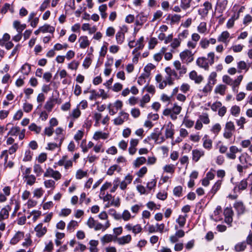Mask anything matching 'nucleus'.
Returning <instances> with one entry per match:
<instances>
[{"label":"nucleus","instance_id":"obj_2","mask_svg":"<svg viewBox=\"0 0 252 252\" xmlns=\"http://www.w3.org/2000/svg\"><path fill=\"white\" fill-rule=\"evenodd\" d=\"M243 78V75H240L235 80H233L229 76L225 75L222 77V81L223 83L232 86V90L234 93H238V88Z\"/></svg>","mask_w":252,"mask_h":252},{"label":"nucleus","instance_id":"obj_7","mask_svg":"<svg viewBox=\"0 0 252 252\" xmlns=\"http://www.w3.org/2000/svg\"><path fill=\"white\" fill-rule=\"evenodd\" d=\"M241 164L247 165L249 168L252 166V158L247 153H242L239 157Z\"/></svg>","mask_w":252,"mask_h":252},{"label":"nucleus","instance_id":"obj_11","mask_svg":"<svg viewBox=\"0 0 252 252\" xmlns=\"http://www.w3.org/2000/svg\"><path fill=\"white\" fill-rule=\"evenodd\" d=\"M204 8L198 10V14L202 17H206L209 12V11L212 8V5L211 2L207 1L203 4Z\"/></svg>","mask_w":252,"mask_h":252},{"label":"nucleus","instance_id":"obj_20","mask_svg":"<svg viewBox=\"0 0 252 252\" xmlns=\"http://www.w3.org/2000/svg\"><path fill=\"white\" fill-rule=\"evenodd\" d=\"M193 0H181V7L184 10H187L190 7H195L196 6L192 1Z\"/></svg>","mask_w":252,"mask_h":252},{"label":"nucleus","instance_id":"obj_14","mask_svg":"<svg viewBox=\"0 0 252 252\" xmlns=\"http://www.w3.org/2000/svg\"><path fill=\"white\" fill-rule=\"evenodd\" d=\"M34 230L36 232V236L41 237L46 234L47 228L45 226L43 227V224L40 223L35 227Z\"/></svg>","mask_w":252,"mask_h":252},{"label":"nucleus","instance_id":"obj_61","mask_svg":"<svg viewBox=\"0 0 252 252\" xmlns=\"http://www.w3.org/2000/svg\"><path fill=\"white\" fill-rule=\"evenodd\" d=\"M174 165L173 164L166 165L164 168V171L167 173H173L174 172Z\"/></svg>","mask_w":252,"mask_h":252},{"label":"nucleus","instance_id":"obj_18","mask_svg":"<svg viewBox=\"0 0 252 252\" xmlns=\"http://www.w3.org/2000/svg\"><path fill=\"white\" fill-rule=\"evenodd\" d=\"M189 78L193 80L195 83L199 84L203 80V77L200 75H197V72L194 71H191L189 74Z\"/></svg>","mask_w":252,"mask_h":252},{"label":"nucleus","instance_id":"obj_5","mask_svg":"<svg viewBox=\"0 0 252 252\" xmlns=\"http://www.w3.org/2000/svg\"><path fill=\"white\" fill-rule=\"evenodd\" d=\"M235 131V127L234 123L231 121L227 122L225 124L224 129L223 137L226 139L230 138Z\"/></svg>","mask_w":252,"mask_h":252},{"label":"nucleus","instance_id":"obj_3","mask_svg":"<svg viewBox=\"0 0 252 252\" xmlns=\"http://www.w3.org/2000/svg\"><path fill=\"white\" fill-rule=\"evenodd\" d=\"M182 109L181 106H179L177 103H175L171 108L165 109L163 111V115L166 116H170L172 120H175L177 119V116L181 113Z\"/></svg>","mask_w":252,"mask_h":252},{"label":"nucleus","instance_id":"obj_15","mask_svg":"<svg viewBox=\"0 0 252 252\" xmlns=\"http://www.w3.org/2000/svg\"><path fill=\"white\" fill-rule=\"evenodd\" d=\"M205 152L203 150L200 149H194L192 151V160L195 162H197L201 157H203Z\"/></svg>","mask_w":252,"mask_h":252},{"label":"nucleus","instance_id":"obj_62","mask_svg":"<svg viewBox=\"0 0 252 252\" xmlns=\"http://www.w3.org/2000/svg\"><path fill=\"white\" fill-rule=\"evenodd\" d=\"M147 172V168L146 166L142 167L137 173L136 175L139 177H143Z\"/></svg>","mask_w":252,"mask_h":252},{"label":"nucleus","instance_id":"obj_47","mask_svg":"<svg viewBox=\"0 0 252 252\" xmlns=\"http://www.w3.org/2000/svg\"><path fill=\"white\" fill-rule=\"evenodd\" d=\"M24 179H26L27 180V184L30 186L33 185L35 183L36 181L35 176L33 175L29 176L28 177H26Z\"/></svg>","mask_w":252,"mask_h":252},{"label":"nucleus","instance_id":"obj_34","mask_svg":"<svg viewBox=\"0 0 252 252\" xmlns=\"http://www.w3.org/2000/svg\"><path fill=\"white\" fill-rule=\"evenodd\" d=\"M229 36V33L227 31H224L219 36L218 40L219 41L226 43Z\"/></svg>","mask_w":252,"mask_h":252},{"label":"nucleus","instance_id":"obj_64","mask_svg":"<svg viewBox=\"0 0 252 252\" xmlns=\"http://www.w3.org/2000/svg\"><path fill=\"white\" fill-rule=\"evenodd\" d=\"M251 142H252V137L250 139L242 140L240 144L243 148H246L249 147Z\"/></svg>","mask_w":252,"mask_h":252},{"label":"nucleus","instance_id":"obj_32","mask_svg":"<svg viewBox=\"0 0 252 252\" xmlns=\"http://www.w3.org/2000/svg\"><path fill=\"white\" fill-rule=\"evenodd\" d=\"M234 207L238 212V214H242L244 212L245 207L242 202H237L234 204Z\"/></svg>","mask_w":252,"mask_h":252},{"label":"nucleus","instance_id":"obj_31","mask_svg":"<svg viewBox=\"0 0 252 252\" xmlns=\"http://www.w3.org/2000/svg\"><path fill=\"white\" fill-rule=\"evenodd\" d=\"M226 89V87L224 85H217L215 89V93L216 94H219L220 95H224Z\"/></svg>","mask_w":252,"mask_h":252},{"label":"nucleus","instance_id":"obj_27","mask_svg":"<svg viewBox=\"0 0 252 252\" xmlns=\"http://www.w3.org/2000/svg\"><path fill=\"white\" fill-rule=\"evenodd\" d=\"M248 182L247 180L243 179L235 187L234 189H238L239 190H243L247 189Z\"/></svg>","mask_w":252,"mask_h":252},{"label":"nucleus","instance_id":"obj_24","mask_svg":"<svg viewBox=\"0 0 252 252\" xmlns=\"http://www.w3.org/2000/svg\"><path fill=\"white\" fill-rule=\"evenodd\" d=\"M40 30H41V32H49L53 33L55 32V28L53 26H50L48 24H45L43 26L40 27Z\"/></svg>","mask_w":252,"mask_h":252},{"label":"nucleus","instance_id":"obj_43","mask_svg":"<svg viewBox=\"0 0 252 252\" xmlns=\"http://www.w3.org/2000/svg\"><path fill=\"white\" fill-rule=\"evenodd\" d=\"M84 144H85V145L86 144L85 140H83L81 144V147H82V151L84 153H86V152H88V149L92 148L93 146H94V143L91 141L89 142L87 146L84 147Z\"/></svg>","mask_w":252,"mask_h":252},{"label":"nucleus","instance_id":"obj_58","mask_svg":"<svg viewBox=\"0 0 252 252\" xmlns=\"http://www.w3.org/2000/svg\"><path fill=\"white\" fill-rule=\"evenodd\" d=\"M20 131V128L17 126L12 127L7 133V135L12 136L16 135L18 132Z\"/></svg>","mask_w":252,"mask_h":252},{"label":"nucleus","instance_id":"obj_46","mask_svg":"<svg viewBox=\"0 0 252 252\" xmlns=\"http://www.w3.org/2000/svg\"><path fill=\"white\" fill-rule=\"evenodd\" d=\"M155 68V65H154L152 63H149L147 65H146L144 68V71L146 72L145 73V76L147 77H149L150 75V73L151 71Z\"/></svg>","mask_w":252,"mask_h":252},{"label":"nucleus","instance_id":"obj_41","mask_svg":"<svg viewBox=\"0 0 252 252\" xmlns=\"http://www.w3.org/2000/svg\"><path fill=\"white\" fill-rule=\"evenodd\" d=\"M199 120L203 123L204 124L207 125L210 123V119L209 118V116L207 113H203L202 115H200Z\"/></svg>","mask_w":252,"mask_h":252},{"label":"nucleus","instance_id":"obj_63","mask_svg":"<svg viewBox=\"0 0 252 252\" xmlns=\"http://www.w3.org/2000/svg\"><path fill=\"white\" fill-rule=\"evenodd\" d=\"M252 22V16L250 14H247L243 19V23L245 25H248Z\"/></svg>","mask_w":252,"mask_h":252},{"label":"nucleus","instance_id":"obj_6","mask_svg":"<svg viewBox=\"0 0 252 252\" xmlns=\"http://www.w3.org/2000/svg\"><path fill=\"white\" fill-rule=\"evenodd\" d=\"M194 53L189 50H185L180 54V57L183 62L188 64L194 60Z\"/></svg>","mask_w":252,"mask_h":252},{"label":"nucleus","instance_id":"obj_22","mask_svg":"<svg viewBox=\"0 0 252 252\" xmlns=\"http://www.w3.org/2000/svg\"><path fill=\"white\" fill-rule=\"evenodd\" d=\"M110 226V223L108 220H107L105 223H101L100 222L95 221V230H101L104 231Z\"/></svg>","mask_w":252,"mask_h":252},{"label":"nucleus","instance_id":"obj_39","mask_svg":"<svg viewBox=\"0 0 252 252\" xmlns=\"http://www.w3.org/2000/svg\"><path fill=\"white\" fill-rule=\"evenodd\" d=\"M187 216L186 215L185 216L180 215L176 220V222L179 224L180 227H182L185 225Z\"/></svg>","mask_w":252,"mask_h":252},{"label":"nucleus","instance_id":"obj_59","mask_svg":"<svg viewBox=\"0 0 252 252\" xmlns=\"http://www.w3.org/2000/svg\"><path fill=\"white\" fill-rule=\"evenodd\" d=\"M79 65L78 62L73 61L68 64V68L72 70H76Z\"/></svg>","mask_w":252,"mask_h":252},{"label":"nucleus","instance_id":"obj_8","mask_svg":"<svg viewBox=\"0 0 252 252\" xmlns=\"http://www.w3.org/2000/svg\"><path fill=\"white\" fill-rule=\"evenodd\" d=\"M173 65L176 70L178 71V76H180V79L183 77L187 72V67L184 65H182L181 62L176 60L173 62Z\"/></svg>","mask_w":252,"mask_h":252},{"label":"nucleus","instance_id":"obj_44","mask_svg":"<svg viewBox=\"0 0 252 252\" xmlns=\"http://www.w3.org/2000/svg\"><path fill=\"white\" fill-rule=\"evenodd\" d=\"M113 187L110 190L111 192H114L116 189L119 187L120 184V178L118 177L116 178L113 181L112 183Z\"/></svg>","mask_w":252,"mask_h":252},{"label":"nucleus","instance_id":"obj_25","mask_svg":"<svg viewBox=\"0 0 252 252\" xmlns=\"http://www.w3.org/2000/svg\"><path fill=\"white\" fill-rule=\"evenodd\" d=\"M101 242L104 245L111 241H115V237L111 234H105L100 239Z\"/></svg>","mask_w":252,"mask_h":252},{"label":"nucleus","instance_id":"obj_9","mask_svg":"<svg viewBox=\"0 0 252 252\" xmlns=\"http://www.w3.org/2000/svg\"><path fill=\"white\" fill-rule=\"evenodd\" d=\"M133 178V177L132 175L128 174L126 176H125L124 179L123 181H121L120 180V189L122 190H125L126 189L127 185L131 183Z\"/></svg>","mask_w":252,"mask_h":252},{"label":"nucleus","instance_id":"obj_49","mask_svg":"<svg viewBox=\"0 0 252 252\" xmlns=\"http://www.w3.org/2000/svg\"><path fill=\"white\" fill-rule=\"evenodd\" d=\"M31 65L28 63H25L21 67V72L25 75H28L31 71Z\"/></svg>","mask_w":252,"mask_h":252},{"label":"nucleus","instance_id":"obj_54","mask_svg":"<svg viewBox=\"0 0 252 252\" xmlns=\"http://www.w3.org/2000/svg\"><path fill=\"white\" fill-rule=\"evenodd\" d=\"M183 124L187 128H191L194 125V121L188 119L186 116L184 119Z\"/></svg>","mask_w":252,"mask_h":252},{"label":"nucleus","instance_id":"obj_13","mask_svg":"<svg viewBox=\"0 0 252 252\" xmlns=\"http://www.w3.org/2000/svg\"><path fill=\"white\" fill-rule=\"evenodd\" d=\"M116 242L120 245H124L128 244L131 240V236L130 235H126L121 237H115Z\"/></svg>","mask_w":252,"mask_h":252},{"label":"nucleus","instance_id":"obj_10","mask_svg":"<svg viewBox=\"0 0 252 252\" xmlns=\"http://www.w3.org/2000/svg\"><path fill=\"white\" fill-rule=\"evenodd\" d=\"M129 117V114L125 112L122 111L119 113V116L114 120V124L115 125H121L124 122L127 121Z\"/></svg>","mask_w":252,"mask_h":252},{"label":"nucleus","instance_id":"obj_51","mask_svg":"<svg viewBox=\"0 0 252 252\" xmlns=\"http://www.w3.org/2000/svg\"><path fill=\"white\" fill-rule=\"evenodd\" d=\"M44 184L46 188H52L55 187V182L52 180H47L44 182Z\"/></svg>","mask_w":252,"mask_h":252},{"label":"nucleus","instance_id":"obj_28","mask_svg":"<svg viewBox=\"0 0 252 252\" xmlns=\"http://www.w3.org/2000/svg\"><path fill=\"white\" fill-rule=\"evenodd\" d=\"M115 171L119 173L122 171V168L117 164L113 165L109 168L107 174L110 176L112 175Z\"/></svg>","mask_w":252,"mask_h":252},{"label":"nucleus","instance_id":"obj_50","mask_svg":"<svg viewBox=\"0 0 252 252\" xmlns=\"http://www.w3.org/2000/svg\"><path fill=\"white\" fill-rule=\"evenodd\" d=\"M221 129V126L220 124L217 123L215 124L212 127L211 131L213 132L215 135H217Z\"/></svg>","mask_w":252,"mask_h":252},{"label":"nucleus","instance_id":"obj_30","mask_svg":"<svg viewBox=\"0 0 252 252\" xmlns=\"http://www.w3.org/2000/svg\"><path fill=\"white\" fill-rule=\"evenodd\" d=\"M213 87V85L210 84V81H208V83L204 86L203 89L200 91L202 92L204 96H207L212 91Z\"/></svg>","mask_w":252,"mask_h":252},{"label":"nucleus","instance_id":"obj_52","mask_svg":"<svg viewBox=\"0 0 252 252\" xmlns=\"http://www.w3.org/2000/svg\"><path fill=\"white\" fill-rule=\"evenodd\" d=\"M240 113V108L237 105L233 106L231 108V113L232 115L236 117Z\"/></svg>","mask_w":252,"mask_h":252},{"label":"nucleus","instance_id":"obj_35","mask_svg":"<svg viewBox=\"0 0 252 252\" xmlns=\"http://www.w3.org/2000/svg\"><path fill=\"white\" fill-rule=\"evenodd\" d=\"M174 129L171 126H167L166 127L165 134L166 138H172L174 135Z\"/></svg>","mask_w":252,"mask_h":252},{"label":"nucleus","instance_id":"obj_4","mask_svg":"<svg viewBox=\"0 0 252 252\" xmlns=\"http://www.w3.org/2000/svg\"><path fill=\"white\" fill-rule=\"evenodd\" d=\"M165 71L167 74L166 78L168 80V85H172L174 84L175 79H180V76H178V73L171 67H166L165 68Z\"/></svg>","mask_w":252,"mask_h":252},{"label":"nucleus","instance_id":"obj_37","mask_svg":"<svg viewBox=\"0 0 252 252\" xmlns=\"http://www.w3.org/2000/svg\"><path fill=\"white\" fill-rule=\"evenodd\" d=\"M146 161V159L145 158L143 157H141L137 158L136 160H134L133 162V165L135 167H138L140 166L141 165L143 164Z\"/></svg>","mask_w":252,"mask_h":252},{"label":"nucleus","instance_id":"obj_48","mask_svg":"<svg viewBox=\"0 0 252 252\" xmlns=\"http://www.w3.org/2000/svg\"><path fill=\"white\" fill-rule=\"evenodd\" d=\"M121 217L124 221H128L131 218V215L128 210H125L122 213Z\"/></svg>","mask_w":252,"mask_h":252},{"label":"nucleus","instance_id":"obj_12","mask_svg":"<svg viewBox=\"0 0 252 252\" xmlns=\"http://www.w3.org/2000/svg\"><path fill=\"white\" fill-rule=\"evenodd\" d=\"M241 151L242 150L238 149L236 146H231L226 154V157L230 159H235L236 158V154L238 152H241Z\"/></svg>","mask_w":252,"mask_h":252},{"label":"nucleus","instance_id":"obj_56","mask_svg":"<svg viewBox=\"0 0 252 252\" xmlns=\"http://www.w3.org/2000/svg\"><path fill=\"white\" fill-rule=\"evenodd\" d=\"M236 168L237 171L239 173V174L240 175H243L244 170H245L249 167L247 165H244L242 164H238L237 165Z\"/></svg>","mask_w":252,"mask_h":252},{"label":"nucleus","instance_id":"obj_17","mask_svg":"<svg viewBox=\"0 0 252 252\" xmlns=\"http://www.w3.org/2000/svg\"><path fill=\"white\" fill-rule=\"evenodd\" d=\"M224 215L225 216V222L227 224H230L232 221L233 211L231 209L226 208L224 210Z\"/></svg>","mask_w":252,"mask_h":252},{"label":"nucleus","instance_id":"obj_26","mask_svg":"<svg viewBox=\"0 0 252 252\" xmlns=\"http://www.w3.org/2000/svg\"><path fill=\"white\" fill-rule=\"evenodd\" d=\"M222 184V180L217 181L212 187L210 192L214 195L220 189Z\"/></svg>","mask_w":252,"mask_h":252},{"label":"nucleus","instance_id":"obj_42","mask_svg":"<svg viewBox=\"0 0 252 252\" xmlns=\"http://www.w3.org/2000/svg\"><path fill=\"white\" fill-rule=\"evenodd\" d=\"M29 128L30 130L34 131L37 134L39 133L41 130V127L37 126L34 123L31 124L29 126Z\"/></svg>","mask_w":252,"mask_h":252},{"label":"nucleus","instance_id":"obj_45","mask_svg":"<svg viewBox=\"0 0 252 252\" xmlns=\"http://www.w3.org/2000/svg\"><path fill=\"white\" fill-rule=\"evenodd\" d=\"M207 31L206 23L205 22H201L197 27V31L200 33H204Z\"/></svg>","mask_w":252,"mask_h":252},{"label":"nucleus","instance_id":"obj_38","mask_svg":"<svg viewBox=\"0 0 252 252\" xmlns=\"http://www.w3.org/2000/svg\"><path fill=\"white\" fill-rule=\"evenodd\" d=\"M250 64H249L248 65L247 64V63L243 61H240L237 63V67L238 69L240 70H245V72H247L248 71L249 67H250Z\"/></svg>","mask_w":252,"mask_h":252},{"label":"nucleus","instance_id":"obj_53","mask_svg":"<svg viewBox=\"0 0 252 252\" xmlns=\"http://www.w3.org/2000/svg\"><path fill=\"white\" fill-rule=\"evenodd\" d=\"M144 37L141 36L136 42V45L137 47L135 48V50H139L142 49L144 47L143 44Z\"/></svg>","mask_w":252,"mask_h":252},{"label":"nucleus","instance_id":"obj_1","mask_svg":"<svg viewBox=\"0 0 252 252\" xmlns=\"http://www.w3.org/2000/svg\"><path fill=\"white\" fill-rule=\"evenodd\" d=\"M207 57L208 59L205 57H199L196 60L197 65L206 70L209 69V64L212 65L214 63L215 53L210 52L208 54Z\"/></svg>","mask_w":252,"mask_h":252},{"label":"nucleus","instance_id":"obj_40","mask_svg":"<svg viewBox=\"0 0 252 252\" xmlns=\"http://www.w3.org/2000/svg\"><path fill=\"white\" fill-rule=\"evenodd\" d=\"M33 172L36 174V176L38 177L41 175L43 170L39 164H35L33 166Z\"/></svg>","mask_w":252,"mask_h":252},{"label":"nucleus","instance_id":"obj_33","mask_svg":"<svg viewBox=\"0 0 252 252\" xmlns=\"http://www.w3.org/2000/svg\"><path fill=\"white\" fill-rule=\"evenodd\" d=\"M116 40L118 44H122L125 41V35L123 32H118L116 34Z\"/></svg>","mask_w":252,"mask_h":252},{"label":"nucleus","instance_id":"obj_19","mask_svg":"<svg viewBox=\"0 0 252 252\" xmlns=\"http://www.w3.org/2000/svg\"><path fill=\"white\" fill-rule=\"evenodd\" d=\"M24 236V232L22 231H18L15 235L13 237V238L10 240V244L12 245H15L17 244L20 240L23 239Z\"/></svg>","mask_w":252,"mask_h":252},{"label":"nucleus","instance_id":"obj_57","mask_svg":"<svg viewBox=\"0 0 252 252\" xmlns=\"http://www.w3.org/2000/svg\"><path fill=\"white\" fill-rule=\"evenodd\" d=\"M182 187L181 186L176 187L173 189V193L175 195L180 197L182 193Z\"/></svg>","mask_w":252,"mask_h":252},{"label":"nucleus","instance_id":"obj_55","mask_svg":"<svg viewBox=\"0 0 252 252\" xmlns=\"http://www.w3.org/2000/svg\"><path fill=\"white\" fill-rule=\"evenodd\" d=\"M108 137V134L105 132H102L101 131L95 132V139L101 138L102 139H105Z\"/></svg>","mask_w":252,"mask_h":252},{"label":"nucleus","instance_id":"obj_29","mask_svg":"<svg viewBox=\"0 0 252 252\" xmlns=\"http://www.w3.org/2000/svg\"><path fill=\"white\" fill-rule=\"evenodd\" d=\"M202 140L203 141V147L208 150L211 149L212 148V141L211 139L207 138L206 136L203 138Z\"/></svg>","mask_w":252,"mask_h":252},{"label":"nucleus","instance_id":"obj_60","mask_svg":"<svg viewBox=\"0 0 252 252\" xmlns=\"http://www.w3.org/2000/svg\"><path fill=\"white\" fill-rule=\"evenodd\" d=\"M244 47V46L241 44L234 45L231 46V49H232L234 52L237 53L240 52Z\"/></svg>","mask_w":252,"mask_h":252},{"label":"nucleus","instance_id":"obj_16","mask_svg":"<svg viewBox=\"0 0 252 252\" xmlns=\"http://www.w3.org/2000/svg\"><path fill=\"white\" fill-rule=\"evenodd\" d=\"M11 209V207L9 205H7L1 210L0 212V222L8 218L9 212Z\"/></svg>","mask_w":252,"mask_h":252},{"label":"nucleus","instance_id":"obj_23","mask_svg":"<svg viewBox=\"0 0 252 252\" xmlns=\"http://www.w3.org/2000/svg\"><path fill=\"white\" fill-rule=\"evenodd\" d=\"M13 27L19 33H22L23 31L26 28V25L21 24L19 21H14L13 24Z\"/></svg>","mask_w":252,"mask_h":252},{"label":"nucleus","instance_id":"obj_36","mask_svg":"<svg viewBox=\"0 0 252 252\" xmlns=\"http://www.w3.org/2000/svg\"><path fill=\"white\" fill-rule=\"evenodd\" d=\"M79 41L80 42V47L81 48H85L89 44V41L86 36L81 37L79 39Z\"/></svg>","mask_w":252,"mask_h":252},{"label":"nucleus","instance_id":"obj_21","mask_svg":"<svg viewBox=\"0 0 252 252\" xmlns=\"http://www.w3.org/2000/svg\"><path fill=\"white\" fill-rule=\"evenodd\" d=\"M147 16L144 15L143 13H140L136 16L135 25L136 26H142L147 21Z\"/></svg>","mask_w":252,"mask_h":252}]
</instances>
